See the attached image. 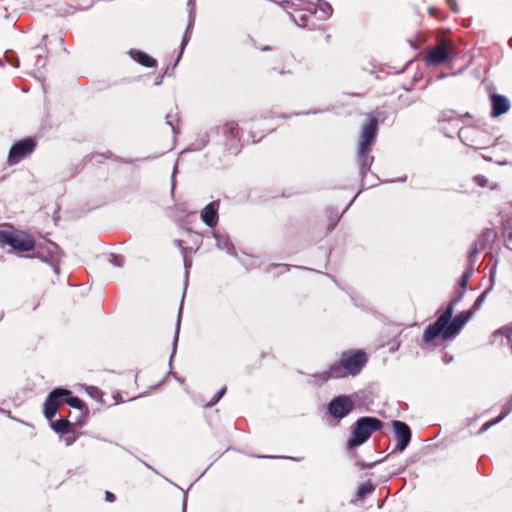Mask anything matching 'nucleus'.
I'll list each match as a JSON object with an SVG mask.
<instances>
[{
  "label": "nucleus",
  "instance_id": "5fc2aeb1",
  "mask_svg": "<svg viewBox=\"0 0 512 512\" xmlns=\"http://www.w3.org/2000/svg\"><path fill=\"white\" fill-rule=\"evenodd\" d=\"M511 397H512V395H511Z\"/></svg>",
  "mask_w": 512,
  "mask_h": 512
},
{
  "label": "nucleus",
  "instance_id": "9d476101",
  "mask_svg": "<svg viewBox=\"0 0 512 512\" xmlns=\"http://www.w3.org/2000/svg\"><path fill=\"white\" fill-rule=\"evenodd\" d=\"M465 293L466 289L455 287L454 295L450 302L448 303L446 310L433 323V327L431 328V331L429 330V333H438L439 330H442L444 325L450 322L455 306L462 301Z\"/></svg>",
  "mask_w": 512,
  "mask_h": 512
},
{
  "label": "nucleus",
  "instance_id": "e433bc0d",
  "mask_svg": "<svg viewBox=\"0 0 512 512\" xmlns=\"http://www.w3.org/2000/svg\"><path fill=\"white\" fill-rule=\"evenodd\" d=\"M321 10L325 13L327 17L331 16L333 12L332 6L327 2L322 3Z\"/></svg>",
  "mask_w": 512,
  "mask_h": 512
},
{
  "label": "nucleus",
  "instance_id": "1a4fd4ad",
  "mask_svg": "<svg viewBox=\"0 0 512 512\" xmlns=\"http://www.w3.org/2000/svg\"><path fill=\"white\" fill-rule=\"evenodd\" d=\"M33 251H35L36 256L42 261L53 263L54 271L59 273V268L56 263L60 261L62 251L56 243L49 240H45L43 243H35V249Z\"/></svg>",
  "mask_w": 512,
  "mask_h": 512
},
{
  "label": "nucleus",
  "instance_id": "cd10ccee",
  "mask_svg": "<svg viewBox=\"0 0 512 512\" xmlns=\"http://www.w3.org/2000/svg\"><path fill=\"white\" fill-rule=\"evenodd\" d=\"M492 288V285L486 289L485 291H483L475 300V302L473 303L472 307L469 309V310H473V313L475 311H477L483 304L488 292L491 290Z\"/></svg>",
  "mask_w": 512,
  "mask_h": 512
},
{
  "label": "nucleus",
  "instance_id": "2f4dec72",
  "mask_svg": "<svg viewBox=\"0 0 512 512\" xmlns=\"http://www.w3.org/2000/svg\"><path fill=\"white\" fill-rule=\"evenodd\" d=\"M225 392H226V388H222L221 390L216 392L213 395V397L211 398V400L206 404V407L210 408V407L214 406L223 397Z\"/></svg>",
  "mask_w": 512,
  "mask_h": 512
},
{
  "label": "nucleus",
  "instance_id": "6ab92c4d",
  "mask_svg": "<svg viewBox=\"0 0 512 512\" xmlns=\"http://www.w3.org/2000/svg\"><path fill=\"white\" fill-rule=\"evenodd\" d=\"M129 55L131 56V58L134 61H136L137 63H139L142 66H145L148 68L157 66L156 59H154L153 57H151L150 55H148L147 53H145L141 50L132 49L129 51Z\"/></svg>",
  "mask_w": 512,
  "mask_h": 512
},
{
  "label": "nucleus",
  "instance_id": "aec40b11",
  "mask_svg": "<svg viewBox=\"0 0 512 512\" xmlns=\"http://www.w3.org/2000/svg\"><path fill=\"white\" fill-rule=\"evenodd\" d=\"M61 395L62 400L72 408L80 411L86 410L84 402L79 397L73 396L70 390L62 388Z\"/></svg>",
  "mask_w": 512,
  "mask_h": 512
},
{
  "label": "nucleus",
  "instance_id": "423d86ee",
  "mask_svg": "<svg viewBox=\"0 0 512 512\" xmlns=\"http://www.w3.org/2000/svg\"><path fill=\"white\" fill-rule=\"evenodd\" d=\"M341 359L348 375L356 376L365 367L368 356L363 350H347L342 352Z\"/></svg>",
  "mask_w": 512,
  "mask_h": 512
},
{
  "label": "nucleus",
  "instance_id": "f03ea898",
  "mask_svg": "<svg viewBox=\"0 0 512 512\" xmlns=\"http://www.w3.org/2000/svg\"><path fill=\"white\" fill-rule=\"evenodd\" d=\"M10 247V251L17 254L30 252L35 249V240L28 233L14 228L12 225H5L0 229V247Z\"/></svg>",
  "mask_w": 512,
  "mask_h": 512
},
{
  "label": "nucleus",
  "instance_id": "c85d7f7f",
  "mask_svg": "<svg viewBox=\"0 0 512 512\" xmlns=\"http://www.w3.org/2000/svg\"><path fill=\"white\" fill-rule=\"evenodd\" d=\"M192 28V22H190L186 28V31L182 37V41H181V45H180V53H179V56H178V59L176 61V63L179 61V59L181 58V55L186 47V45L188 44L189 40H190V36H189V31L190 29Z\"/></svg>",
  "mask_w": 512,
  "mask_h": 512
},
{
  "label": "nucleus",
  "instance_id": "a878e982",
  "mask_svg": "<svg viewBox=\"0 0 512 512\" xmlns=\"http://www.w3.org/2000/svg\"><path fill=\"white\" fill-rule=\"evenodd\" d=\"M374 490L375 486L372 484V482L367 481L359 486L357 490V496L358 498H364L365 496L371 494Z\"/></svg>",
  "mask_w": 512,
  "mask_h": 512
},
{
  "label": "nucleus",
  "instance_id": "393cba45",
  "mask_svg": "<svg viewBox=\"0 0 512 512\" xmlns=\"http://www.w3.org/2000/svg\"><path fill=\"white\" fill-rule=\"evenodd\" d=\"M181 315H182V304L180 305V308L178 311V317H177V322H176V332H175V336H174V340H173V344H172V354L170 357V361L172 360L174 354L176 353L177 342H178L179 331H180V324H181Z\"/></svg>",
  "mask_w": 512,
  "mask_h": 512
},
{
  "label": "nucleus",
  "instance_id": "f704fd0d",
  "mask_svg": "<svg viewBox=\"0 0 512 512\" xmlns=\"http://www.w3.org/2000/svg\"><path fill=\"white\" fill-rule=\"evenodd\" d=\"M175 121L177 122L178 119H176V116H173L171 114H167L166 115V123L167 125H169L172 129V132L174 134H176V125H175Z\"/></svg>",
  "mask_w": 512,
  "mask_h": 512
},
{
  "label": "nucleus",
  "instance_id": "58836bf2",
  "mask_svg": "<svg viewBox=\"0 0 512 512\" xmlns=\"http://www.w3.org/2000/svg\"><path fill=\"white\" fill-rule=\"evenodd\" d=\"M111 155H112L111 152H108V155H106V156L104 154H94V155L91 156V159L92 160L96 159L97 162H101L102 159H108V158L111 157Z\"/></svg>",
  "mask_w": 512,
  "mask_h": 512
},
{
  "label": "nucleus",
  "instance_id": "c9c22d12",
  "mask_svg": "<svg viewBox=\"0 0 512 512\" xmlns=\"http://www.w3.org/2000/svg\"><path fill=\"white\" fill-rule=\"evenodd\" d=\"M474 182L480 187H485L488 184V179L485 176L477 175L474 177Z\"/></svg>",
  "mask_w": 512,
  "mask_h": 512
},
{
  "label": "nucleus",
  "instance_id": "79ce46f5",
  "mask_svg": "<svg viewBox=\"0 0 512 512\" xmlns=\"http://www.w3.org/2000/svg\"><path fill=\"white\" fill-rule=\"evenodd\" d=\"M35 65L38 66V67H44L45 66V60L42 58L41 54L37 55V61H36Z\"/></svg>",
  "mask_w": 512,
  "mask_h": 512
},
{
  "label": "nucleus",
  "instance_id": "473e14b6",
  "mask_svg": "<svg viewBox=\"0 0 512 512\" xmlns=\"http://www.w3.org/2000/svg\"><path fill=\"white\" fill-rule=\"evenodd\" d=\"M501 421H502V417H496L495 419H492V420H490V421L485 422V423L481 426V428H480V430H479V433H484V432H485V431H487L490 427H492V426H494V425L498 424V423H499V422H501Z\"/></svg>",
  "mask_w": 512,
  "mask_h": 512
},
{
  "label": "nucleus",
  "instance_id": "39448f33",
  "mask_svg": "<svg viewBox=\"0 0 512 512\" xmlns=\"http://www.w3.org/2000/svg\"><path fill=\"white\" fill-rule=\"evenodd\" d=\"M458 136L464 145L473 149H485L490 141L489 134L477 126L462 127Z\"/></svg>",
  "mask_w": 512,
  "mask_h": 512
},
{
  "label": "nucleus",
  "instance_id": "2eb2a0df",
  "mask_svg": "<svg viewBox=\"0 0 512 512\" xmlns=\"http://www.w3.org/2000/svg\"><path fill=\"white\" fill-rule=\"evenodd\" d=\"M61 391L62 388H55L46 397L43 406V413L45 418L48 420H52L58 411L60 400H62Z\"/></svg>",
  "mask_w": 512,
  "mask_h": 512
},
{
  "label": "nucleus",
  "instance_id": "4c0bfd02",
  "mask_svg": "<svg viewBox=\"0 0 512 512\" xmlns=\"http://www.w3.org/2000/svg\"><path fill=\"white\" fill-rule=\"evenodd\" d=\"M184 267H185V279H186V282L188 281V275H189V269L192 265V262L191 260H189L186 255L184 254Z\"/></svg>",
  "mask_w": 512,
  "mask_h": 512
},
{
  "label": "nucleus",
  "instance_id": "72a5a7b5",
  "mask_svg": "<svg viewBox=\"0 0 512 512\" xmlns=\"http://www.w3.org/2000/svg\"><path fill=\"white\" fill-rule=\"evenodd\" d=\"M87 393L94 399H99L102 396V391L95 386H88Z\"/></svg>",
  "mask_w": 512,
  "mask_h": 512
},
{
  "label": "nucleus",
  "instance_id": "7ed1b4c3",
  "mask_svg": "<svg viewBox=\"0 0 512 512\" xmlns=\"http://www.w3.org/2000/svg\"><path fill=\"white\" fill-rule=\"evenodd\" d=\"M384 426L382 420L372 416H363L356 420L353 425L351 437L346 443L347 449H353L361 446L376 431H380Z\"/></svg>",
  "mask_w": 512,
  "mask_h": 512
},
{
  "label": "nucleus",
  "instance_id": "9b49d317",
  "mask_svg": "<svg viewBox=\"0 0 512 512\" xmlns=\"http://www.w3.org/2000/svg\"><path fill=\"white\" fill-rule=\"evenodd\" d=\"M219 133H221L225 139V145L227 150L232 154H238L241 150L240 141V130L238 124L235 122H227L222 126L218 127Z\"/></svg>",
  "mask_w": 512,
  "mask_h": 512
},
{
  "label": "nucleus",
  "instance_id": "dca6fc26",
  "mask_svg": "<svg viewBox=\"0 0 512 512\" xmlns=\"http://www.w3.org/2000/svg\"><path fill=\"white\" fill-rule=\"evenodd\" d=\"M449 55L450 52L445 42H441L428 52L425 61L430 65H439L445 63L449 59Z\"/></svg>",
  "mask_w": 512,
  "mask_h": 512
},
{
  "label": "nucleus",
  "instance_id": "8fccbe9b",
  "mask_svg": "<svg viewBox=\"0 0 512 512\" xmlns=\"http://www.w3.org/2000/svg\"><path fill=\"white\" fill-rule=\"evenodd\" d=\"M162 78H163V76H161L159 79H156V81H155V85H159V84H161V82H162Z\"/></svg>",
  "mask_w": 512,
  "mask_h": 512
},
{
  "label": "nucleus",
  "instance_id": "412c9836",
  "mask_svg": "<svg viewBox=\"0 0 512 512\" xmlns=\"http://www.w3.org/2000/svg\"><path fill=\"white\" fill-rule=\"evenodd\" d=\"M214 238L216 240V245L220 250H225L229 254H234L235 249L230 241V238L226 234L214 233Z\"/></svg>",
  "mask_w": 512,
  "mask_h": 512
},
{
  "label": "nucleus",
  "instance_id": "a211bd4d",
  "mask_svg": "<svg viewBox=\"0 0 512 512\" xmlns=\"http://www.w3.org/2000/svg\"><path fill=\"white\" fill-rule=\"evenodd\" d=\"M219 201H212L201 211L202 221L210 228H214L218 223Z\"/></svg>",
  "mask_w": 512,
  "mask_h": 512
},
{
  "label": "nucleus",
  "instance_id": "7c9ffc66",
  "mask_svg": "<svg viewBox=\"0 0 512 512\" xmlns=\"http://www.w3.org/2000/svg\"><path fill=\"white\" fill-rule=\"evenodd\" d=\"M512 411V397H510L501 407V412L498 417H502V420L508 416Z\"/></svg>",
  "mask_w": 512,
  "mask_h": 512
},
{
  "label": "nucleus",
  "instance_id": "c756f323",
  "mask_svg": "<svg viewBox=\"0 0 512 512\" xmlns=\"http://www.w3.org/2000/svg\"><path fill=\"white\" fill-rule=\"evenodd\" d=\"M107 261L115 266V267H123L124 265V261H125V258L124 256L122 255H117V254H110L108 257H107Z\"/></svg>",
  "mask_w": 512,
  "mask_h": 512
},
{
  "label": "nucleus",
  "instance_id": "a18cd8bd",
  "mask_svg": "<svg viewBox=\"0 0 512 512\" xmlns=\"http://www.w3.org/2000/svg\"><path fill=\"white\" fill-rule=\"evenodd\" d=\"M175 244L182 250V252H185V248L182 246L181 240H175Z\"/></svg>",
  "mask_w": 512,
  "mask_h": 512
},
{
  "label": "nucleus",
  "instance_id": "bb28decb",
  "mask_svg": "<svg viewBox=\"0 0 512 512\" xmlns=\"http://www.w3.org/2000/svg\"><path fill=\"white\" fill-rule=\"evenodd\" d=\"M481 250H483V249L480 248L479 246L475 245L474 243L472 244V247L468 254V261H469L468 266H472L474 268L477 256Z\"/></svg>",
  "mask_w": 512,
  "mask_h": 512
},
{
  "label": "nucleus",
  "instance_id": "b1692460",
  "mask_svg": "<svg viewBox=\"0 0 512 512\" xmlns=\"http://www.w3.org/2000/svg\"><path fill=\"white\" fill-rule=\"evenodd\" d=\"M473 267L468 266L466 270L462 273L460 279L458 280L457 286L459 288L467 289V285L469 283V280L473 274Z\"/></svg>",
  "mask_w": 512,
  "mask_h": 512
},
{
  "label": "nucleus",
  "instance_id": "20e7f679",
  "mask_svg": "<svg viewBox=\"0 0 512 512\" xmlns=\"http://www.w3.org/2000/svg\"><path fill=\"white\" fill-rule=\"evenodd\" d=\"M472 315L473 310L462 311L453 320L451 319L450 322L444 325L442 330H439L438 333H429V330L431 331L433 324L429 325L424 331L423 342L429 343L438 336H442L443 339H449L454 337L462 330V328L470 320Z\"/></svg>",
  "mask_w": 512,
  "mask_h": 512
},
{
  "label": "nucleus",
  "instance_id": "49530a36",
  "mask_svg": "<svg viewBox=\"0 0 512 512\" xmlns=\"http://www.w3.org/2000/svg\"><path fill=\"white\" fill-rule=\"evenodd\" d=\"M118 160H119L120 162L127 163V164H130V163H133V162H134L132 159H123V158H118Z\"/></svg>",
  "mask_w": 512,
  "mask_h": 512
},
{
  "label": "nucleus",
  "instance_id": "ddd939ff",
  "mask_svg": "<svg viewBox=\"0 0 512 512\" xmlns=\"http://www.w3.org/2000/svg\"><path fill=\"white\" fill-rule=\"evenodd\" d=\"M36 148V142L32 138H25L16 142L9 151L8 163L17 164L24 157L31 154Z\"/></svg>",
  "mask_w": 512,
  "mask_h": 512
},
{
  "label": "nucleus",
  "instance_id": "a19ab883",
  "mask_svg": "<svg viewBox=\"0 0 512 512\" xmlns=\"http://www.w3.org/2000/svg\"><path fill=\"white\" fill-rule=\"evenodd\" d=\"M105 500L107 502L112 503V502H114L116 500V496L112 492L107 491L105 493Z\"/></svg>",
  "mask_w": 512,
  "mask_h": 512
},
{
  "label": "nucleus",
  "instance_id": "f8f14e48",
  "mask_svg": "<svg viewBox=\"0 0 512 512\" xmlns=\"http://www.w3.org/2000/svg\"><path fill=\"white\" fill-rule=\"evenodd\" d=\"M394 437L397 441L392 453H401L409 445L412 437V432L409 425L400 420H393L391 422Z\"/></svg>",
  "mask_w": 512,
  "mask_h": 512
},
{
  "label": "nucleus",
  "instance_id": "4468645a",
  "mask_svg": "<svg viewBox=\"0 0 512 512\" xmlns=\"http://www.w3.org/2000/svg\"><path fill=\"white\" fill-rule=\"evenodd\" d=\"M347 375L348 373L344 368V363L340 358L338 362L331 364L328 370L313 374L312 377L316 378L319 382L324 383L331 378L340 379L346 377Z\"/></svg>",
  "mask_w": 512,
  "mask_h": 512
},
{
  "label": "nucleus",
  "instance_id": "37998d69",
  "mask_svg": "<svg viewBox=\"0 0 512 512\" xmlns=\"http://www.w3.org/2000/svg\"><path fill=\"white\" fill-rule=\"evenodd\" d=\"M75 441H76V436H74V435L68 436L65 438V442L68 446L72 445Z\"/></svg>",
  "mask_w": 512,
  "mask_h": 512
},
{
  "label": "nucleus",
  "instance_id": "f3484780",
  "mask_svg": "<svg viewBox=\"0 0 512 512\" xmlns=\"http://www.w3.org/2000/svg\"><path fill=\"white\" fill-rule=\"evenodd\" d=\"M491 100V113L492 117H498L505 114L510 109L509 99L501 94L493 93L490 96Z\"/></svg>",
  "mask_w": 512,
  "mask_h": 512
},
{
  "label": "nucleus",
  "instance_id": "de8ad7c7",
  "mask_svg": "<svg viewBox=\"0 0 512 512\" xmlns=\"http://www.w3.org/2000/svg\"><path fill=\"white\" fill-rule=\"evenodd\" d=\"M506 239L508 241H512V230L508 232L507 236H506Z\"/></svg>",
  "mask_w": 512,
  "mask_h": 512
},
{
  "label": "nucleus",
  "instance_id": "0eeeda50",
  "mask_svg": "<svg viewBox=\"0 0 512 512\" xmlns=\"http://www.w3.org/2000/svg\"><path fill=\"white\" fill-rule=\"evenodd\" d=\"M354 407L355 404L349 395H339L328 403L327 412L338 423L348 416L354 410Z\"/></svg>",
  "mask_w": 512,
  "mask_h": 512
},
{
  "label": "nucleus",
  "instance_id": "09e8293b",
  "mask_svg": "<svg viewBox=\"0 0 512 512\" xmlns=\"http://www.w3.org/2000/svg\"><path fill=\"white\" fill-rule=\"evenodd\" d=\"M494 274H495V271H494V269H492L491 272H490V280H491V282H493V280H494Z\"/></svg>",
  "mask_w": 512,
  "mask_h": 512
},
{
  "label": "nucleus",
  "instance_id": "603ef678",
  "mask_svg": "<svg viewBox=\"0 0 512 512\" xmlns=\"http://www.w3.org/2000/svg\"><path fill=\"white\" fill-rule=\"evenodd\" d=\"M153 158L154 157L148 156V157L144 158V160L153 159Z\"/></svg>",
  "mask_w": 512,
  "mask_h": 512
},
{
  "label": "nucleus",
  "instance_id": "4be33fe9",
  "mask_svg": "<svg viewBox=\"0 0 512 512\" xmlns=\"http://www.w3.org/2000/svg\"><path fill=\"white\" fill-rule=\"evenodd\" d=\"M51 428L58 434L73 432V424L66 418H61L51 423Z\"/></svg>",
  "mask_w": 512,
  "mask_h": 512
},
{
  "label": "nucleus",
  "instance_id": "f257e3e1",
  "mask_svg": "<svg viewBox=\"0 0 512 512\" xmlns=\"http://www.w3.org/2000/svg\"><path fill=\"white\" fill-rule=\"evenodd\" d=\"M378 131V120L374 116H370L362 127L360 141L357 149V163L359 166L360 176L364 182L373 164L374 157L370 154L371 146L375 142Z\"/></svg>",
  "mask_w": 512,
  "mask_h": 512
},
{
  "label": "nucleus",
  "instance_id": "5701e85b",
  "mask_svg": "<svg viewBox=\"0 0 512 512\" xmlns=\"http://www.w3.org/2000/svg\"><path fill=\"white\" fill-rule=\"evenodd\" d=\"M496 236L493 229L487 228L482 231L478 238L474 241V244L484 249L488 242L492 241Z\"/></svg>",
  "mask_w": 512,
  "mask_h": 512
},
{
  "label": "nucleus",
  "instance_id": "ea45409f",
  "mask_svg": "<svg viewBox=\"0 0 512 512\" xmlns=\"http://www.w3.org/2000/svg\"><path fill=\"white\" fill-rule=\"evenodd\" d=\"M447 3L453 12H455V13L458 12V5L456 3V0H447Z\"/></svg>",
  "mask_w": 512,
  "mask_h": 512
},
{
  "label": "nucleus",
  "instance_id": "864d4df0",
  "mask_svg": "<svg viewBox=\"0 0 512 512\" xmlns=\"http://www.w3.org/2000/svg\"><path fill=\"white\" fill-rule=\"evenodd\" d=\"M333 229H334V225H331V226L329 227V230L331 231V230H333Z\"/></svg>",
  "mask_w": 512,
  "mask_h": 512
},
{
  "label": "nucleus",
  "instance_id": "6e6552de",
  "mask_svg": "<svg viewBox=\"0 0 512 512\" xmlns=\"http://www.w3.org/2000/svg\"><path fill=\"white\" fill-rule=\"evenodd\" d=\"M285 10L293 9V12H289L290 19L299 27L308 28L310 30L315 29L316 24L314 21L316 10H302L295 9L294 3L290 1H281L279 3Z\"/></svg>",
  "mask_w": 512,
  "mask_h": 512
},
{
  "label": "nucleus",
  "instance_id": "3c124183",
  "mask_svg": "<svg viewBox=\"0 0 512 512\" xmlns=\"http://www.w3.org/2000/svg\"><path fill=\"white\" fill-rule=\"evenodd\" d=\"M261 50H262V51H267V50H269V47H268V46L263 47V48H261Z\"/></svg>",
  "mask_w": 512,
  "mask_h": 512
},
{
  "label": "nucleus",
  "instance_id": "c03bdc74",
  "mask_svg": "<svg viewBox=\"0 0 512 512\" xmlns=\"http://www.w3.org/2000/svg\"><path fill=\"white\" fill-rule=\"evenodd\" d=\"M187 510V495L185 494V497L183 499V503H182V512H186Z\"/></svg>",
  "mask_w": 512,
  "mask_h": 512
}]
</instances>
